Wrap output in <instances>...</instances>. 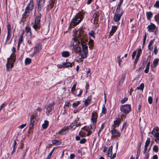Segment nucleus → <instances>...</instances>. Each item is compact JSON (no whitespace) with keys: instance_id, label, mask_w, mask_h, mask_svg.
I'll return each mask as SVG.
<instances>
[{"instance_id":"32","label":"nucleus","mask_w":159,"mask_h":159,"mask_svg":"<svg viewBox=\"0 0 159 159\" xmlns=\"http://www.w3.org/2000/svg\"><path fill=\"white\" fill-rule=\"evenodd\" d=\"M150 138H148L147 139V140L146 141L145 146L148 147L150 144Z\"/></svg>"},{"instance_id":"60","label":"nucleus","mask_w":159,"mask_h":159,"mask_svg":"<svg viewBox=\"0 0 159 159\" xmlns=\"http://www.w3.org/2000/svg\"><path fill=\"white\" fill-rule=\"evenodd\" d=\"M75 157V155L74 154L72 153L70 154V159H73Z\"/></svg>"},{"instance_id":"3","label":"nucleus","mask_w":159,"mask_h":159,"mask_svg":"<svg viewBox=\"0 0 159 159\" xmlns=\"http://www.w3.org/2000/svg\"><path fill=\"white\" fill-rule=\"evenodd\" d=\"M34 4L32 0H30V2L28 4L26 7L24 13L23 14L24 16L26 17L29 15L30 11L32 10L34 8Z\"/></svg>"},{"instance_id":"27","label":"nucleus","mask_w":159,"mask_h":159,"mask_svg":"<svg viewBox=\"0 0 159 159\" xmlns=\"http://www.w3.org/2000/svg\"><path fill=\"white\" fill-rule=\"evenodd\" d=\"M23 42V36L22 35H21L19 39L18 43V48L20 47V44Z\"/></svg>"},{"instance_id":"58","label":"nucleus","mask_w":159,"mask_h":159,"mask_svg":"<svg viewBox=\"0 0 159 159\" xmlns=\"http://www.w3.org/2000/svg\"><path fill=\"white\" fill-rule=\"evenodd\" d=\"M104 128V124H102V125L101 128L99 131L98 134H99L100 133L101 131Z\"/></svg>"},{"instance_id":"26","label":"nucleus","mask_w":159,"mask_h":159,"mask_svg":"<svg viewBox=\"0 0 159 159\" xmlns=\"http://www.w3.org/2000/svg\"><path fill=\"white\" fill-rule=\"evenodd\" d=\"M31 62V59L30 58H27L25 60V63L26 65L30 64Z\"/></svg>"},{"instance_id":"43","label":"nucleus","mask_w":159,"mask_h":159,"mask_svg":"<svg viewBox=\"0 0 159 159\" xmlns=\"http://www.w3.org/2000/svg\"><path fill=\"white\" fill-rule=\"evenodd\" d=\"M55 0H50V9L54 5Z\"/></svg>"},{"instance_id":"7","label":"nucleus","mask_w":159,"mask_h":159,"mask_svg":"<svg viewBox=\"0 0 159 159\" xmlns=\"http://www.w3.org/2000/svg\"><path fill=\"white\" fill-rule=\"evenodd\" d=\"M124 12L123 11H121L120 12H116L115 14L114 19L116 22L119 21L122 15Z\"/></svg>"},{"instance_id":"28","label":"nucleus","mask_w":159,"mask_h":159,"mask_svg":"<svg viewBox=\"0 0 159 159\" xmlns=\"http://www.w3.org/2000/svg\"><path fill=\"white\" fill-rule=\"evenodd\" d=\"M159 59H156L153 61V64L154 65L153 67H156L158 64V61Z\"/></svg>"},{"instance_id":"5","label":"nucleus","mask_w":159,"mask_h":159,"mask_svg":"<svg viewBox=\"0 0 159 159\" xmlns=\"http://www.w3.org/2000/svg\"><path fill=\"white\" fill-rule=\"evenodd\" d=\"M83 14H84L81 12L76 14L73 20L75 24L77 25L81 22L83 18Z\"/></svg>"},{"instance_id":"53","label":"nucleus","mask_w":159,"mask_h":159,"mask_svg":"<svg viewBox=\"0 0 159 159\" xmlns=\"http://www.w3.org/2000/svg\"><path fill=\"white\" fill-rule=\"evenodd\" d=\"M86 142V139L85 138H83L80 141V143L81 144H84Z\"/></svg>"},{"instance_id":"48","label":"nucleus","mask_w":159,"mask_h":159,"mask_svg":"<svg viewBox=\"0 0 159 159\" xmlns=\"http://www.w3.org/2000/svg\"><path fill=\"white\" fill-rule=\"evenodd\" d=\"M121 5H118L117 7L116 12H120L122 10H120Z\"/></svg>"},{"instance_id":"34","label":"nucleus","mask_w":159,"mask_h":159,"mask_svg":"<svg viewBox=\"0 0 159 159\" xmlns=\"http://www.w3.org/2000/svg\"><path fill=\"white\" fill-rule=\"evenodd\" d=\"M158 147L157 146L155 145L153 146V150L154 152L157 153L158 152Z\"/></svg>"},{"instance_id":"56","label":"nucleus","mask_w":159,"mask_h":159,"mask_svg":"<svg viewBox=\"0 0 159 159\" xmlns=\"http://www.w3.org/2000/svg\"><path fill=\"white\" fill-rule=\"evenodd\" d=\"M136 52H137V51L136 50V51H134L132 54V59H134L136 55Z\"/></svg>"},{"instance_id":"52","label":"nucleus","mask_w":159,"mask_h":159,"mask_svg":"<svg viewBox=\"0 0 159 159\" xmlns=\"http://www.w3.org/2000/svg\"><path fill=\"white\" fill-rule=\"evenodd\" d=\"M158 132H157V129H154L152 131V134L154 136L155 135L154 134H158Z\"/></svg>"},{"instance_id":"31","label":"nucleus","mask_w":159,"mask_h":159,"mask_svg":"<svg viewBox=\"0 0 159 159\" xmlns=\"http://www.w3.org/2000/svg\"><path fill=\"white\" fill-rule=\"evenodd\" d=\"M154 134L155 135H154V137L156 138L155 141L157 143L159 142V134L158 133L156 134Z\"/></svg>"},{"instance_id":"16","label":"nucleus","mask_w":159,"mask_h":159,"mask_svg":"<svg viewBox=\"0 0 159 159\" xmlns=\"http://www.w3.org/2000/svg\"><path fill=\"white\" fill-rule=\"evenodd\" d=\"M94 23L96 24H98V21L99 20V15L98 12H97L95 13L94 15Z\"/></svg>"},{"instance_id":"20","label":"nucleus","mask_w":159,"mask_h":159,"mask_svg":"<svg viewBox=\"0 0 159 159\" xmlns=\"http://www.w3.org/2000/svg\"><path fill=\"white\" fill-rule=\"evenodd\" d=\"M112 148L113 147L112 146H110L108 149V151L107 152V156L109 157H111L112 155Z\"/></svg>"},{"instance_id":"29","label":"nucleus","mask_w":159,"mask_h":159,"mask_svg":"<svg viewBox=\"0 0 159 159\" xmlns=\"http://www.w3.org/2000/svg\"><path fill=\"white\" fill-rule=\"evenodd\" d=\"M117 62L118 63L119 66L120 67L121 66V62H122L121 59L120 58V56H119L117 57Z\"/></svg>"},{"instance_id":"61","label":"nucleus","mask_w":159,"mask_h":159,"mask_svg":"<svg viewBox=\"0 0 159 159\" xmlns=\"http://www.w3.org/2000/svg\"><path fill=\"white\" fill-rule=\"evenodd\" d=\"M92 122V125L93 126H96V122L97 120L91 121Z\"/></svg>"},{"instance_id":"47","label":"nucleus","mask_w":159,"mask_h":159,"mask_svg":"<svg viewBox=\"0 0 159 159\" xmlns=\"http://www.w3.org/2000/svg\"><path fill=\"white\" fill-rule=\"evenodd\" d=\"M158 51V49L157 48V46H156L154 47V52L155 55L157 54Z\"/></svg>"},{"instance_id":"18","label":"nucleus","mask_w":159,"mask_h":159,"mask_svg":"<svg viewBox=\"0 0 159 159\" xmlns=\"http://www.w3.org/2000/svg\"><path fill=\"white\" fill-rule=\"evenodd\" d=\"M91 96H89L86 99L84 102V104L85 106H87L88 104L90 103L91 101Z\"/></svg>"},{"instance_id":"57","label":"nucleus","mask_w":159,"mask_h":159,"mask_svg":"<svg viewBox=\"0 0 159 159\" xmlns=\"http://www.w3.org/2000/svg\"><path fill=\"white\" fill-rule=\"evenodd\" d=\"M149 67H148V66H146V68L144 70V72L146 73H148L149 71Z\"/></svg>"},{"instance_id":"35","label":"nucleus","mask_w":159,"mask_h":159,"mask_svg":"<svg viewBox=\"0 0 159 159\" xmlns=\"http://www.w3.org/2000/svg\"><path fill=\"white\" fill-rule=\"evenodd\" d=\"M144 86V84L142 83L140 84L139 86L137 87V89L143 90Z\"/></svg>"},{"instance_id":"15","label":"nucleus","mask_w":159,"mask_h":159,"mask_svg":"<svg viewBox=\"0 0 159 159\" xmlns=\"http://www.w3.org/2000/svg\"><path fill=\"white\" fill-rule=\"evenodd\" d=\"M121 122V120L120 119H117L114 121L113 126L114 128H116L119 126Z\"/></svg>"},{"instance_id":"9","label":"nucleus","mask_w":159,"mask_h":159,"mask_svg":"<svg viewBox=\"0 0 159 159\" xmlns=\"http://www.w3.org/2000/svg\"><path fill=\"white\" fill-rule=\"evenodd\" d=\"M41 49V46L39 43H37L36 44L35 47H34V51L33 52V54H36L37 53L39 52V51Z\"/></svg>"},{"instance_id":"36","label":"nucleus","mask_w":159,"mask_h":159,"mask_svg":"<svg viewBox=\"0 0 159 159\" xmlns=\"http://www.w3.org/2000/svg\"><path fill=\"white\" fill-rule=\"evenodd\" d=\"M80 103V102L79 101H77L75 103H74L72 104V107L73 108H76L78 106V105Z\"/></svg>"},{"instance_id":"55","label":"nucleus","mask_w":159,"mask_h":159,"mask_svg":"<svg viewBox=\"0 0 159 159\" xmlns=\"http://www.w3.org/2000/svg\"><path fill=\"white\" fill-rule=\"evenodd\" d=\"M26 125V124H23L18 126V128L19 129L23 128Z\"/></svg>"},{"instance_id":"14","label":"nucleus","mask_w":159,"mask_h":159,"mask_svg":"<svg viewBox=\"0 0 159 159\" xmlns=\"http://www.w3.org/2000/svg\"><path fill=\"white\" fill-rule=\"evenodd\" d=\"M35 120V119L34 117H31V118H30V122L29 125L30 129H31L33 128Z\"/></svg>"},{"instance_id":"59","label":"nucleus","mask_w":159,"mask_h":159,"mask_svg":"<svg viewBox=\"0 0 159 159\" xmlns=\"http://www.w3.org/2000/svg\"><path fill=\"white\" fill-rule=\"evenodd\" d=\"M11 26L10 25H7V32H11Z\"/></svg>"},{"instance_id":"6","label":"nucleus","mask_w":159,"mask_h":159,"mask_svg":"<svg viewBox=\"0 0 159 159\" xmlns=\"http://www.w3.org/2000/svg\"><path fill=\"white\" fill-rule=\"evenodd\" d=\"M41 14L40 13L36 16L34 25L33 27L35 30L39 29L40 28V19Z\"/></svg>"},{"instance_id":"11","label":"nucleus","mask_w":159,"mask_h":159,"mask_svg":"<svg viewBox=\"0 0 159 159\" xmlns=\"http://www.w3.org/2000/svg\"><path fill=\"white\" fill-rule=\"evenodd\" d=\"M98 116V113L96 112L93 111L92 113V116L91 120V121L97 120Z\"/></svg>"},{"instance_id":"50","label":"nucleus","mask_w":159,"mask_h":159,"mask_svg":"<svg viewBox=\"0 0 159 159\" xmlns=\"http://www.w3.org/2000/svg\"><path fill=\"white\" fill-rule=\"evenodd\" d=\"M77 123L76 121H73L70 125V128H72L74 126L76 125Z\"/></svg>"},{"instance_id":"23","label":"nucleus","mask_w":159,"mask_h":159,"mask_svg":"<svg viewBox=\"0 0 159 159\" xmlns=\"http://www.w3.org/2000/svg\"><path fill=\"white\" fill-rule=\"evenodd\" d=\"M70 55V53L68 51H64L61 53L62 56L64 57H69Z\"/></svg>"},{"instance_id":"1","label":"nucleus","mask_w":159,"mask_h":159,"mask_svg":"<svg viewBox=\"0 0 159 159\" xmlns=\"http://www.w3.org/2000/svg\"><path fill=\"white\" fill-rule=\"evenodd\" d=\"M74 43L71 45L73 47V48L76 50V52H78L80 54L81 57L83 59L87 57L88 53V47L86 45V40L82 39L80 40L81 43L80 42L74 40Z\"/></svg>"},{"instance_id":"24","label":"nucleus","mask_w":159,"mask_h":159,"mask_svg":"<svg viewBox=\"0 0 159 159\" xmlns=\"http://www.w3.org/2000/svg\"><path fill=\"white\" fill-rule=\"evenodd\" d=\"M49 122L48 121L45 120L44 121V123L42 125V128L43 129H46L48 125Z\"/></svg>"},{"instance_id":"22","label":"nucleus","mask_w":159,"mask_h":159,"mask_svg":"<svg viewBox=\"0 0 159 159\" xmlns=\"http://www.w3.org/2000/svg\"><path fill=\"white\" fill-rule=\"evenodd\" d=\"M146 15L147 19L150 20L152 17L153 14L151 11L147 12L146 13Z\"/></svg>"},{"instance_id":"17","label":"nucleus","mask_w":159,"mask_h":159,"mask_svg":"<svg viewBox=\"0 0 159 159\" xmlns=\"http://www.w3.org/2000/svg\"><path fill=\"white\" fill-rule=\"evenodd\" d=\"M117 29V27L116 26H113L111 31L110 32V36H112Z\"/></svg>"},{"instance_id":"30","label":"nucleus","mask_w":159,"mask_h":159,"mask_svg":"<svg viewBox=\"0 0 159 159\" xmlns=\"http://www.w3.org/2000/svg\"><path fill=\"white\" fill-rule=\"evenodd\" d=\"M52 143L53 144H55L56 145H60L61 144L60 141L57 140H52Z\"/></svg>"},{"instance_id":"4","label":"nucleus","mask_w":159,"mask_h":159,"mask_svg":"<svg viewBox=\"0 0 159 159\" xmlns=\"http://www.w3.org/2000/svg\"><path fill=\"white\" fill-rule=\"evenodd\" d=\"M120 110L123 113L127 114L131 111V107L130 105L125 104L121 105L120 106Z\"/></svg>"},{"instance_id":"21","label":"nucleus","mask_w":159,"mask_h":159,"mask_svg":"<svg viewBox=\"0 0 159 159\" xmlns=\"http://www.w3.org/2000/svg\"><path fill=\"white\" fill-rule=\"evenodd\" d=\"M25 30L26 32L27 35L28 36H30L31 35L30 28L29 26H26L25 28Z\"/></svg>"},{"instance_id":"37","label":"nucleus","mask_w":159,"mask_h":159,"mask_svg":"<svg viewBox=\"0 0 159 159\" xmlns=\"http://www.w3.org/2000/svg\"><path fill=\"white\" fill-rule=\"evenodd\" d=\"M76 85V82L74 84L73 86L71 88V92L72 93H74V91L75 90Z\"/></svg>"},{"instance_id":"13","label":"nucleus","mask_w":159,"mask_h":159,"mask_svg":"<svg viewBox=\"0 0 159 159\" xmlns=\"http://www.w3.org/2000/svg\"><path fill=\"white\" fill-rule=\"evenodd\" d=\"M69 127L67 126L63 129H61L59 131V134H65L68 132Z\"/></svg>"},{"instance_id":"40","label":"nucleus","mask_w":159,"mask_h":159,"mask_svg":"<svg viewBox=\"0 0 159 159\" xmlns=\"http://www.w3.org/2000/svg\"><path fill=\"white\" fill-rule=\"evenodd\" d=\"M128 100V98L127 97H125L120 102V103L123 104L125 102Z\"/></svg>"},{"instance_id":"12","label":"nucleus","mask_w":159,"mask_h":159,"mask_svg":"<svg viewBox=\"0 0 159 159\" xmlns=\"http://www.w3.org/2000/svg\"><path fill=\"white\" fill-rule=\"evenodd\" d=\"M156 28V26L154 24L151 23V25H149L147 27V28L149 32H153Z\"/></svg>"},{"instance_id":"49","label":"nucleus","mask_w":159,"mask_h":159,"mask_svg":"<svg viewBox=\"0 0 159 159\" xmlns=\"http://www.w3.org/2000/svg\"><path fill=\"white\" fill-rule=\"evenodd\" d=\"M154 7L157 8H159V1H157L156 2L154 5Z\"/></svg>"},{"instance_id":"39","label":"nucleus","mask_w":159,"mask_h":159,"mask_svg":"<svg viewBox=\"0 0 159 159\" xmlns=\"http://www.w3.org/2000/svg\"><path fill=\"white\" fill-rule=\"evenodd\" d=\"M155 19L158 24H159V14H157L155 16Z\"/></svg>"},{"instance_id":"33","label":"nucleus","mask_w":159,"mask_h":159,"mask_svg":"<svg viewBox=\"0 0 159 159\" xmlns=\"http://www.w3.org/2000/svg\"><path fill=\"white\" fill-rule=\"evenodd\" d=\"M14 144L13 145V150L12 151V152H11V154H12L13 153L15 152V148L16 146V143L15 140H14Z\"/></svg>"},{"instance_id":"54","label":"nucleus","mask_w":159,"mask_h":159,"mask_svg":"<svg viewBox=\"0 0 159 159\" xmlns=\"http://www.w3.org/2000/svg\"><path fill=\"white\" fill-rule=\"evenodd\" d=\"M125 76H122V79H121L119 81L120 84H122L123 83L124 81L125 78Z\"/></svg>"},{"instance_id":"10","label":"nucleus","mask_w":159,"mask_h":159,"mask_svg":"<svg viewBox=\"0 0 159 159\" xmlns=\"http://www.w3.org/2000/svg\"><path fill=\"white\" fill-rule=\"evenodd\" d=\"M111 131L112 134V138H115L118 136L119 133L116 129H113Z\"/></svg>"},{"instance_id":"2","label":"nucleus","mask_w":159,"mask_h":159,"mask_svg":"<svg viewBox=\"0 0 159 159\" xmlns=\"http://www.w3.org/2000/svg\"><path fill=\"white\" fill-rule=\"evenodd\" d=\"M12 53L9 58H7V63L6 64L7 70L9 71L13 67V64L16 60V55L15 53L16 52L15 48L13 47L11 49Z\"/></svg>"},{"instance_id":"44","label":"nucleus","mask_w":159,"mask_h":159,"mask_svg":"<svg viewBox=\"0 0 159 159\" xmlns=\"http://www.w3.org/2000/svg\"><path fill=\"white\" fill-rule=\"evenodd\" d=\"M141 52L142 51L141 49H139L138 50V52L136 56V57H137V58H139V57L140 56V54L141 53Z\"/></svg>"},{"instance_id":"46","label":"nucleus","mask_w":159,"mask_h":159,"mask_svg":"<svg viewBox=\"0 0 159 159\" xmlns=\"http://www.w3.org/2000/svg\"><path fill=\"white\" fill-rule=\"evenodd\" d=\"M148 103L151 104L152 103V98L151 96H150L148 98Z\"/></svg>"},{"instance_id":"42","label":"nucleus","mask_w":159,"mask_h":159,"mask_svg":"<svg viewBox=\"0 0 159 159\" xmlns=\"http://www.w3.org/2000/svg\"><path fill=\"white\" fill-rule=\"evenodd\" d=\"M49 30L48 29H44L42 30V33L45 34H46L48 32Z\"/></svg>"},{"instance_id":"38","label":"nucleus","mask_w":159,"mask_h":159,"mask_svg":"<svg viewBox=\"0 0 159 159\" xmlns=\"http://www.w3.org/2000/svg\"><path fill=\"white\" fill-rule=\"evenodd\" d=\"M89 45V48H90V47H93V40L92 39H90L88 42Z\"/></svg>"},{"instance_id":"8","label":"nucleus","mask_w":159,"mask_h":159,"mask_svg":"<svg viewBox=\"0 0 159 159\" xmlns=\"http://www.w3.org/2000/svg\"><path fill=\"white\" fill-rule=\"evenodd\" d=\"M37 2L38 9L39 11H40L43 7L44 3V0H37Z\"/></svg>"},{"instance_id":"19","label":"nucleus","mask_w":159,"mask_h":159,"mask_svg":"<svg viewBox=\"0 0 159 159\" xmlns=\"http://www.w3.org/2000/svg\"><path fill=\"white\" fill-rule=\"evenodd\" d=\"M63 68L72 67V63L69 62H66L63 63Z\"/></svg>"},{"instance_id":"25","label":"nucleus","mask_w":159,"mask_h":159,"mask_svg":"<svg viewBox=\"0 0 159 159\" xmlns=\"http://www.w3.org/2000/svg\"><path fill=\"white\" fill-rule=\"evenodd\" d=\"M11 33L7 32V36L6 38V42L5 43V44H7V42L10 39L11 36Z\"/></svg>"},{"instance_id":"41","label":"nucleus","mask_w":159,"mask_h":159,"mask_svg":"<svg viewBox=\"0 0 159 159\" xmlns=\"http://www.w3.org/2000/svg\"><path fill=\"white\" fill-rule=\"evenodd\" d=\"M102 113L104 114L107 113V109L104 106L102 108Z\"/></svg>"},{"instance_id":"63","label":"nucleus","mask_w":159,"mask_h":159,"mask_svg":"<svg viewBox=\"0 0 159 159\" xmlns=\"http://www.w3.org/2000/svg\"><path fill=\"white\" fill-rule=\"evenodd\" d=\"M140 152L137 151V154H136V159H138L139 158V156L140 153Z\"/></svg>"},{"instance_id":"64","label":"nucleus","mask_w":159,"mask_h":159,"mask_svg":"<svg viewBox=\"0 0 159 159\" xmlns=\"http://www.w3.org/2000/svg\"><path fill=\"white\" fill-rule=\"evenodd\" d=\"M153 42L154 41L153 40H151L149 43L148 47L151 46H152V45L153 44Z\"/></svg>"},{"instance_id":"51","label":"nucleus","mask_w":159,"mask_h":159,"mask_svg":"<svg viewBox=\"0 0 159 159\" xmlns=\"http://www.w3.org/2000/svg\"><path fill=\"white\" fill-rule=\"evenodd\" d=\"M146 37H147V36H146V33H145V35L144 36L143 39V46L144 45V44H145L146 40Z\"/></svg>"},{"instance_id":"62","label":"nucleus","mask_w":159,"mask_h":159,"mask_svg":"<svg viewBox=\"0 0 159 159\" xmlns=\"http://www.w3.org/2000/svg\"><path fill=\"white\" fill-rule=\"evenodd\" d=\"M82 92H83V90L82 89H80L79 92V93L77 95V96L80 97V96H81V95L82 94Z\"/></svg>"},{"instance_id":"45","label":"nucleus","mask_w":159,"mask_h":159,"mask_svg":"<svg viewBox=\"0 0 159 159\" xmlns=\"http://www.w3.org/2000/svg\"><path fill=\"white\" fill-rule=\"evenodd\" d=\"M89 35L93 37V38H94V32L93 31H91L90 32H89Z\"/></svg>"}]
</instances>
